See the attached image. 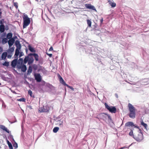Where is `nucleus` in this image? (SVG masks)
<instances>
[{
    "label": "nucleus",
    "instance_id": "f257e3e1",
    "mask_svg": "<svg viewBox=\"0 0 149 149\" xmlns=\"http://www.w3.org/2000/svg\"><path fill=\"white\" fill-rule=\"evenodd\" d=\"M125 126L129 127L131 131L129 135L133 136L137 141H140L143 139L142 133L141 132L138 127L136 126L132 122H128L125 123Z\"/></svg>",
    "mask_w": 149,
    "mask_h": 149
},
{
    "label": "nucleus",
    "instance_id": "f03ea898",
    "mask_svg": "<svg viewBox=\"0 0 149 149\" xmlns=\"http://www.w3.org/2000/svg\"><path fill=\"white\" fill-rule=\"evenodd\" d=\"M30 22V19L28 17L27 15H25L23 18V28H26L29 24Z\"/></svg>",
    "mask_w": 149,
    "mask_h": 149
},
{
    "label": "nucleus",
    "instance_id": "7ed1b4c3",
    "mask_svg": "<svg viewBox=\"0 0 149 149\" xmlns=\"http://www.w3.org/2000/svg\"><path fill=\"white\" fill-rule=\"evenodd\" d=\"M104 105L105 108L107 109L109 112H116V109L115 107H110L106 103H105Z\"/></svg>",
    "mask_w": 149,
    "mask_h": 149
},
{
    "label": "nucleus",
    "instance_id": "20e7f679",
    "mask_svg": "<svg viewBox=\"0 0 149 149\" xmlns=\"http://www.w3.org/2000/svg\"><path fill=\"white\" fill-rule=\"evenodd\" d=\"M17 68L18 69H21L22 71L23 72H25L27 69L26 66V65L24 64L21 65H17Z\"/></svg>",
    "mask_w": 149,
    "mask_h": 149
},
{
    "label": "nucleus",
    "instance_id": "39448f33",
    "mask_svg": "<svg viewBox=\"0 0 149 149\" xmlns=\"http://www.w3.org/2000/svg\"><path fill=\"white\" fill-rule=\"evenodd\" d=\"M34 76L35 80L37 82H40L42 80V77L39 73H35Z\"/></svg>",
    "mask_w": 149,
    "mask_h": 149
},
{
    "label": "nucleus",
    "instance_id": "423d86ee",
    "mask_svg": "<svg viewBox=\"0 0 149 149\" xmlns=\"http://www.w3.org/2000/svg\"><path fill=\"white\" fill-rule=\"evenodd\" d=\"M85 7L86 8L89 9L91 10L96 11V10L94 6L92 5L91 4H85Z\"/></svg>",
    "mask_w": 149,
    "mask_h": 149
},
{
    "label": "nucleus",
    "instance_id": "0eeeda50",
    "mask_svg": "<svg viewBox=\"0 0 149 149\" xmlns=\"http://www.w3.org/2000/svg\"><path fill=\"white\" fill-rule=\"evenodd\" d=\"M103 113H104L103 112ZM104 114L106 115V116H105V118L107 119V120H106V121L107 123H112V120L110 116L109 115L107 114L106 113H104Z\"/></svg>",
    "mask_w": 149,
    "mask_h": 149
},
{
    "label": "nucleus",
    "instance_id": "6e6552de",
    "mask_svg": "<svg viewBox=\"0 0 149 149\" xmlns=\"http://www.w3.org/2000/svg\"><path fill=\"white\" fill-rule=\"evenodd\" d=\"M44 109L45 110L44 111L42 110L40 111V110H39V112H49V111H51V110L52 109V108L51 106L50 107L47 106L46 107H43Z\"/></svg>",
    "mask_w": 149,
    "mask_h": 149
},
{
    "label": "nucleus",
    "instance_id": "1a4fd4ad",
    "mask_svg": "<svg viewBox=\"0 0 149 149\" xmlns=\"http://www.w3.org/2000/svg\"><path fill=\"white\" fill-rule=\"evenodd\" d=\"M128 107L130 112H135L136 111V109L130 103L128 104Z\"/></svg>",
    "mask_w": 149,
    "mask_h": 149
},
{
    "label": "nucleus",
    "instance_id": "9d476101",
    "mask_svg": "<svg viewBox=\"0 0 149 149\" xmlns=\"http://www.w3.org/2000/svg\"><path fill=\"white\" fill-rule=\"evenodd\" d=\"M17 58H15L11 62V65L13 68H15L17 63Z\"/></svg>",
    "mask_w": 149,
    "mask_h": 149
},
{
    "label": "nucleus",
    "instance_id": "9b49d317",
    "mask_svg": "<svg viewBox=\"0 0 149 149\" xmlns=\"http://www.w3.org/2000/svg\"><path fill=\"white\" fill-rule=\"evenodd\" d=\"M15 45L16 47V48L18 50H20L21 49V46L20 43V42L18 40H16L15 42Z\"/></svg>",
    "mask_w": 149,
    "mask_h": 149
},
{
    "label": "nucleus",
    "instance_id": "f8f14e48",
    "mask_svg": "<svg viewBox=\"0 0 149 149\" xmlns=\"http://www.w3.org/2000/svg\"><path fill=\"white\" fill-rule=\"evenodd\" d=\"M15 42V40H13L12 38L9 39L8 42L9 47H11L13 45Z\"/></svg>",
    "mask_w": 149,
    "mask_h": 149
},
{
    "label": "nucleus",
    "instance_id": "ddd939ff",
    "mask_svg": "<svg viewBox=\"0 0 149 149\" xmlns=\"http://www.w3.org/2000/svg\"><path fill=\"white\" fill-rule=\"evenodd\" d=\"M19 50H18L17 49H16L15 50V52L14 55L15 58L18 59V57L19 55Z\"/></svg>",
    "mask_w": 149,
    "mask_h": 149
},
{
    "label": "nucleus",
    "instance_id": "4468645a",
    "mask_svg": "<svg viewBox=\"0 0 149 149\" xmlns=\"http://www.w3.org/2000/svg\"><path fill=\"white\" fill-rule=\"evenodd\" d=\"M0 128L3 130L4 131H5L6 132L8 133H9V130H8L7 128L4 125H0Z\"/></svg>",
    "mask_w": 149,
    "mask_h": 149
},
{
    "label": "nucleus",
    "instance_id": "2eb2a0df",
    "mask_svg": "<svg viewBox=\"0 0 149 149\" xmlns=\"http://www.w3.org/2000/svg\"><path fill=\"white\" fill-rule=\"evenodd\" d=\"M130 118H134L135 117V112H130L128 114Z\"/></svg>",
    "mask_w": 149,
    "mask_h": 149
},
{
    "label": "nucleus",
    "instance_id": "dca6fc26",
    "mask_svg": "<svg viewBox=\"0 0 149 149\" xmlns=\"http://www.w3.org/2000/svg\"><path fill=\"white\" fill-rule=\"evenodd\" d=\"M5 26L4 24L3 25H0V32L1 33H2L3 32L5 31Z\"/></svg>",
    "mask_w": 149,
    "mask_h": 149
},
{
    "label": "nucleus",
    "instance_id": "f3484780",
    "mask_svg": "<svg viewBox=\"0 0 149 149\" xmlns=\"http://www.w3.org/2000/svg\"><path fill=\"white\" fill-rule=\"evenodd\" d=\"M7 54L6 52H3L1 56L2 60H5L6 59V57L7 56Z\"/></svg>",
    "mask_w": 149,
    "mask_h": 149
},
{
    "label": "nucleus",
    "instance_id": "a211bd4d",
    "mask_svg": "<svg viewBox=\"0 0 149 149\" xmlns=\"http://www.w3.org/2000/svg\"><path fill=\"white\" fill-rule=\"evenodd\" d=\"M108 2L109 3V4L113 8L115 7L116 6V3L113 2H112L110 0L108 1Z\"/></svg>",
    "mask_w": 149,
    "mask_h": 149
},
{
    "label": "nucleus",
    "instance_id": "6ab92c4d",
    "mask_svg": "<svg viewBox=\"0 0 149 149\" xmlns=\"http://www.w3.org/2000/svg\"><path fill=\"white\" fill-rule=\"evenodd\" d=\"M34 60L33 58L32 57H30L28 62V64L30 65L32 64Z\"/></svg>",
    "mask_w": 149,
    "mask_h": 149
},
{
    "label": "nucleus",
    "instance_id": "aec40b11",
    "mask_svg": "<svg viewBox=\"0 0 149 149\" xmlns=\"http://www.w3.org/2000/svg\"><path fill=\"white\" fill-rule=\"evenodd\" d=\"M28 47L29 50L31 52H36L34 48L33 47H32L30 45H29L28 46Z\"/></svg>",
    "mask_w": 149,
    "mask_h": 149
},
{
    "label": "nucleus",
    "instance_id": "412c9836",
    "mask_svg": "<svg viewBox=\"0 0 149 149\" xmlns=\"http://www.w3.org/2000/svg\"><path fill=\"white\" fill-rule=\"evenodd\" d=\"M30 57H29V56H25V57L24 60V63L26 64L27 62H28Z\"/></svg>",
    "mask_w": 149,
    "mask_h": 149
},
{
    "label": "nucleus",
    "instance_id": "4be33fe9",
    "mask_svg": "<svg viewBox=\"0 0 149 149\" xmlns=\"http://www.w3.org/2000/svg\"><path fill=\"white\" fill-rule=\"evenodd\" d=\"M13 36V34L11 33H8L6 36V38L7 39H11L12 38Z\"/></svg>",
    "mask_w": 149,
    "mask_h": 149
},
{
    "label": "nucleus",
    "instance_id": "5701e85b",
    "mask_svg": "<svg viewBox=\"0 0 149 149\" xmlns=\"http://www.w3.org/2000/svg\"><path fill=\"white\" fill-rule=\"evenodd\" d=\"M23 60L22 58H20L18 60H17V63L19 65L23 64Z\"/></svg>",
    "mask_w": 149,
    "mask_h": 149
},
{
    "label": "nucleus",
    "instance_id": "b1692460",
    "mask_svg": "<svg viewBox=\"0 0 149 149\" xmlns=\"http://www.w3.org/2000/svg\"><path fill=\"white\" fill-rule=\"evenodd\" d=\"M32 71V67L31 66H29L28 70H27V74H30L31 72Z\"/></svg>",
    "mask_w": 149,
    "mask_h": 149
},
{
    "label": "nucleus",
    "instance_id": "393cba45",
    "mask_svg": "<svg viewBox=\"0 0 149 149\" xmlns=\"http://www.w3.org/2000/svg\"><path fill=\"white\" fill-rule=\"evenodd\" d=\"M33 56L34 57L35 60L36 61H38L39 56L37 54L34 53V55Z\"/></svg>",
    "mask_w": 149,
    "mask_h": 149
},
{
    "label": "nucleus",
    "instance_id": "a878e982",
    "mask_svg": "<svg viewBox=\"0 0 149 149\" xmlns=\"http://www.w3.org/2000/svg\"><path fill=\"white\" fill-rule=\"evenodd\" d=\"M7 143L8 146V147L10 149H13V148L12 146V145L11 143L8 140L7 141Z\"/></svg>",
    "mask_w": 149,
    "mask_h": 149
},
{
    "label": "nucleus",
    "instance_id": "bb28decb",
    "mask_svg": "<svg viewBox=\"0 0 149 149\" xmlns=\"http://www.w3.org/2000/svg\"><path fill=\"white\" fill-rule=\"evenodd\" d=\"M2 43L3 44H4L7 42L8 41L7 39L6 38H2Z\"/></svg>",
    "mask_w": 149,
    "mask_h": 149
},
{
    "label": "nucleus",
    "instance_id": "cd10ccee",
    "mask_svg": "<svg viewBox=\"0 0 149 149\" xmlns=\"http://www.w3.org/2000/svg\"><path fill=\"white\" fill-rule=\"evenodd\" d=\"M102 58V57L101 56H98L97 57V61H98V62L99 63H101V64H102V61H101Z\"/></svg>",
    "mask_w": 149,
    "mask_h": 149
},
{
    "label": "nucleus",
    "instance_id": "c85d7f7f",
    "mask_svg": "<svg viewBox=\"0 0 149 149\" xmlns=\"http://www.w3.org/2000/svg\"><path fill=\"white\" fill-rule=\"evenodd\" d=\"M59 130V128L58 127H55L53 129V132L54 133L57 132Z\"/></svg>",
    "mask_w": 149,
    "mask_h": 149
},
{
    "label": "nucleus",
    "instance_id": "c756f323",
    "mask_svg": "<svg viewBox=\"0 0 149 149\" xmlns=\"http://www.w3.org/2000/svg\"><path fill=\"white\" fill-rule=\"evenodd\" d=\"M87 21L88 26L90 27H91V20L89 19H88L87 20Z\"/></svg>",
    "mask_w": 149,
    "mask_h": 149
},
{
    "label": "nucleus",
    "instance_id": "7c9ffc66",
    "mask_svg": "<svg viewBox=\"0 0 149 149\" xmlns=\"http://www.w3.org/2000/svg\"><path fill=\"white\" fill-rule=\"evenodd\" d=\"M33 70L35 71H36L37 70L38 68V65L35 64H34L33 65Z\"/></svg>",
    "mask_w": 149,
    "mask_h": 149
},
{
    "label": "nucleus",
    "instance_id": "2f4dec72",
    "mask_svg": "<svg viewBox=\"0 0 149 149\" xmlns=\"http://www.w3.org/2000/svg\"><path fill=\"white\" fill-rule=\"evenodd\" d=\"M2 65L3 66L8 67L9 65V62L8 61H5Z\"/></svg>",
    "mask_w": 149,
    "mask_h": 149
},
{
    "label": "nucleus",
    "instance_id": "473e14b6",
    "mask_svg": "<svg viewBox=\"0 0 149 149\" xmlns=\"http://www.w3.org/2000/svg\"><path fill=\"white\" fill-rule=\"evenodd\" d=\"M28 94L31 97H34V96H32V91L31 90H29V91H28Z\"/></svg>",
    "mask_w": 149,
    "mask_h": 149
},
{
    "label": "nucleus",
    "instance_id": "72a5a7b5",
    "mask_svg": "<svg viewBox=\"0 0 149 149\" xmlns=\"http://www.w3.org/2000/svg\"><path fill=\"white\" fill-rule=\"evenodd\" d=\"M26 99L24 98H22L19 99H18L17 100L20 102H25Z\"/></svg>",
    "mask_w": 149,
    "mask_h": 149
},
{
    "label": "nucleus",
    "instance_id": "f704fd0d",
    "mask_svg": "<svg viewBox=\"0 0 149 149\" xmlns=\"http://www.w3.org/2000/svg\"><path fill=\"white\" fill-rule=\"evenodd\" d=\"M141 124L146 129L147 127V125L146 124L144 123L142 121L141 122Z\"/></svg>",
    "mask_w": 149,
    "mask_h": 149
},
{
    "label": "nucleus",
    "instance_id": "c9c22d12",
    "mask_svg": "<svg viewBox=\"0 0 149 149\" xmlns=\"http://www.w3.org/2000/svg\"><path fill=\"white\" fill-rule=\"evenodd\" d=\"M15 49V47H12L11 48H10L9 49V51L11 52H12L14 51Z\"/></svg>",
    "mask_w": 149,
    "mask_h": 149
},
{
    "label": "nucleus",
    "instance_id": "e433bc0d",
    "mask_svg": "<svg viewBox=\"0 0 149 149\" xmlns=\"http://www.w3.org/2000/svg\"><path fill=\"white\" fill-rule=\"evenodd\" d=\"M60 83L62 84L64 86H67V85H68L65 83L64 80H62L61 81V82H60Z\"/></svg>",
    "mask_w": 149,
    "mask_h": 149
},
{
    "label": "nucleus",
    "instance_id": "4c0bfd02",
    "mask_svg": "<svg viewBox=\"0 0 149 149\" xmlns=\"http://www.w3.org/2000/svg\"><path fill=\"white\" fill-rule=\"evenodd\" d=\"M14 6H15L16 9H17L18 8V6L17 3L16 2H15L14 3Z\"/></svg>",
    "mask_w": 149,
    "mask_h": 149
},
{
    "label": "nucleus",
    "instance_id": "58836bf2",
    "mask_svg": "<svg viewBox=\"0 0 149 149\" xmlns=\"http://www.w3.org/2000/svg\"><path fill=\"white\" fill-rule=\"evenodd\" d=\"M67 87L68 88H70L72 90L74 91V88L68 85H67Z\"/></svg>",
    "mask_w": 149,
    "mask_h": 149
},
{
    "label": "nucleus",
    "instance_id": "ea45409f",
    "mask_svg": "<svg viewBox=\"0 0 149 149\" xmlns=\"http://www.w3.org/2000/svg\"><path fill=\"white\" fill-rule=\"evenodd\" d=\"M86 52L87 54L89 53L90 54H93L92 52V51H91L90 50H89V52L88 50H86Z\"/></svg>",
    "mask_w": 149,
    "mask_h": 149
},
{
    "label": "nucleus",
    "instance_id": "a19ab883",
    "mask_svg": "<svg viewBox=\"0 0 149 149\" xmlns=\"http://www.w3.org/2000/svg\"><path fill=\"white\" fill-rule=\"evenodd\" d=\"M4 21V19H2L1 20H0V24L1 25H3V22Z\"/></svg>",
    "mask_w": 149,
    "mask_h": 149
},
{
    "label": "nucleus",
    "instance_id": "79ce46f5",
    "mask_svg": "<svg viewBox=\"0 0 149 149\" xmlns=\"http://www.w3.org/2000/svg\"><path fill=\"white\" fill-rule=\"evenodd\" d=\"M24 55V54L23 52H20V53L19 55V58L21 57H22V56H23Z\"/></svg>",
    "mask_w": 149,
    "mask_h": 149
},
{
    "label": "nucleus",
    "instance_id": "37998d69",
    "mask_svg": "<svg viewBox=\"0 0 149 149\" xmlns=\"http://www.w3.org/2000/svg\"><path fill=\"white\" fill-rule=\"evenodd\" d=\"M13 146L15 148H17L18 147L17 143H16L15 142L14 143V144H13Z\"/></svg>",
    "mask_w": 149,
    "mask_h": 149
},
{
    "label": "nucleus",
    "instance_id": "c03bdc74",
    "mask_svg": "<svg viewBox=\"0 0 149 149\" xmlns=\"http://www.w3.org/2000/svg\"><path fill=\"white\" fill-rule=\"evenodd\" d=\"M34 55V53H30L27 56H29V57L30 56V57H32L31 56H33Z\"/></svg>",
    "mask_w": 149,
    "mask_h": 149
},
{
    "label": "nucleus",
    "instance_id": "a18cd8bd",
    "mask_svg": "<svg viewBox=\"0 0 149 149\" xmlns=\"http://www.w3.org/2000/svg\"><path fill=\"white\" fill-rule=\"evenodd\" d=\"M59 80H60V82H61V81L62 80H63V78L60 75H59Z\"/></svg>",
    "mask_w": 149,
    "mask_h": 149
},
{
    "label": "nucleus",
    "instance_id": "49530a36",
    "mask_svg": "<svg viewBox=\"0 0 149 149\" xmlns=\"http://www.w3.org/2000/svg\"><path fill=\"white\" fill-rule=\"evenodd\" d=\"M6 35V32H3V33L2 34L1 36L2 37L5 36Z\"/></svg>",
    "mask_w": 149,
    "mask_h": 149
},
{
    "label": "nucleus",
    "instance_id": "de8ad7c7",
    "mask_svg": "<svg viewBox=\"0 0 149 149\" xmlns=\"http://www.w3.org/2000/svg\"><path fill=\"white\" fill-rule=\"evenodd\" d=\"M46 54L50 57H52V54H49L46 53Z\"/></svg>",
    "mask_w": 149,
    "mask_h": 149
},
{
    "label": "nucleus",
    "instance_id": "09e8293b",
    "mask_svg": "<svg viewBox=\"0 0 149 149\" xmlns=\"http://www.w3.org/2000/svg\"><path fill=\"white\" fill-rule=\"evenodd\" d=\"M3 51V49L2 47H0V54Z\"/></svg>",
    "mask_w": 149,
    "mask_h": 149
},
{
    "label": "nucleus",
    "instance_id": "8fccbe9b",
    "mask_svg": "<svg viewBox=\"0 0 149 149\" xmlns=\"http://www.w3.org/2000/svg\"><path fill=\"white\" fill-rule=\"evenodd\" d=\"M12 38L13 40H15V39L17 38V37L16 36H14L13 38Z\"/></svg>",
    "mask_w": 149,
    "mask_h": 149
},
{
    "label": "nucleus",
    "instance_id": "3c124183",
    "mask_svg": "<svg viewBox=\"0 0 149 149\" xmlns=\"http://www.w3.org/2000/svg\"><path fill=\"white\" fill-rule=\"evenodd\" d=\"M53 47L52 46H51L50 47V48L49 49V51H51L53 50Z\"/></svg>",
    "mask_w": 149,
    "mask_h": 149
},
{
    "label": "nucleus",
    "instance_id": "603ef678",
    "mask_svg": "<svg viewBox=\"0 0 149 149\" xmlns=\"http://www.w3.org/2000/svg\"><path fill=\"white\" fill-rule=\"evenodd\" d=\"M7 57L9 58H10L12 57V55H10L8 54V55H7Z\"/></svg>",
    "mask_w": 149,
    "mask_h": 149
},
{
    "label": "nucleus",
    "instance_id": "864d4df0",
    "mask_svg": "<svg viewBox=\"0 0 149 149\" xmlns=\"http://www.w3.org/2000/svg\"><path fill=\"white\" fill-rule=\"evenodd\" d=\"M28 108H29V109H32V106H30H30H28Z\"/></svg>",
    "mask_w": 149,
    "mask_h": 149
},
{
    "label": "nucleus",
    "instance_id": "5fc2aeb1",
    "mask_svg": "<svg viewBox=\"0 0 149 149\" xmlns=\"http://www.w3.org/2000/svg\"><path fill=\"white\" fill-rule=\"evenodd\" d=\"M59 126L60 127H63L62 122V123H60L59 124Z\"/></svg>",
    "mask_w": 149,
    "mask_h": 149
},
{
    "label": "nucleus",
    "instance_id": "6e6d98bb",
    "mask_svg": "<svg viewBox=\"0 0 149 149\" xmlns=\"http://www.w3.org/2000/svg\"><path fill=\"white\" fill-rule=\"evenodd\" d=\"M100 22H101V24L102 23V18L101 19H100Z\"/></svg>",
    "mask_w": 149,
    "mask_h": 149
},
{
    "label": "nucleus",
    "instance_id": "4d7b16f0",
    "mask_svg": "<svg viewBox=\"0 0 149 149\" xmlns=\"http://www.w3.org/2000/svg\"><path fill=\"white\" fill-rule=\"evenodd\" d=\"M6 30H8V26H6V28L5 29Z\"/></svg>",
    "mask_w": 149,
    "mask_h": 149
},
{
    "label": "nucleus",
    "instance_id": "13d9d810",
    "mask_svg": "<svg viewBox=\"0 0 149 149\" xmlns=\"http://www.w3.org/2000/svg\"><path fill=\"white\" fill-rule=\"evenodd\" d=\"M2 14V12H0V19L1 18V16Z\"/></svg>",
    "mask_w": 149,
    "mask_h": 149
},
{
    "label": "nucleus",
    "instance_id": "bf43d9fd",
    "mask_svg": "<svg viewBox=\"0 0 149 149\" xmlns=\"http://www.w3.org/2000/svg\"><path fill=\"white\" fill-rule=\"evenodd\" d=\"M125 148V147H122V148H120V149H123Z\"/></svg>",
    "mask_w": 149,
    "mask_h": 149
},
{
    "label": "nucleus",
    "instance_id": "052dcab7",
    "mask_svg": "<svg viewBox=\"0 0 149 149\" xmlns=\"http://www.w3.org/2000/svg\"><path fill=\"white\" fill-rule=\"evenodd\" d=\"M40 69H39L38 70L37 72H39L40 71Z\"/></svg>",
    "mask_w": 149,
    "mask_h": 149
},
{
    "label": "nucleus",
    "instance_id": "680f3d73",
    "mask_svg": "<svg viewBox=\"0 0 149 149\" xmlns=\"http://www.w3.org/2000/svg\"><path fill=\"white\" fill-rule=\"evenodd\" d=\"M36 0V1H38V0Z\"/></svg>",
    "mask_w": 149,
    "mask_h": 149
},
{
    "label": "nucleus",
    "instance_id": "e2e57ef3",
    "mask_svg": "<svg viewBox=\"0 0 149 149\" xmlns=\"http://www.w3.org/2000/svg\"><path fill=\"white\" fill-rule=\"evenodd\" d=\"M26 52H27V49H26Z\"/></svg>",
    "mask_w": 149,
    "mask_h": 149
},
{
    "label": "nucleus",
    "instance_id": "0e129e2a",
    "mask_svg": "<svg viewBox=\"0 0 149 149\" xmlns=\"http://www.w3.org/2000/svg\"><path fill=\"white\" fill-rule=\"evenodd\" d=\"M1 83H0V85H1Z\"/></svg>",
    "mask_w": 149,
    "mask_h": 149
},
{
    "label": "nucleus",
    "instance_id": "69168bd1",
    "mask_svg": "<svg viewBox=\"0 0 149 149\" xmlns=\"http://www.w3.org/2000/svg\"><path fill=\"white\" fill-rule=\"evenodd\" d=\"M109 0H107L108 1H109Z\"/></svg>",
    "mask_w": 149,
    "mask_h": 149
}]
</instances>
